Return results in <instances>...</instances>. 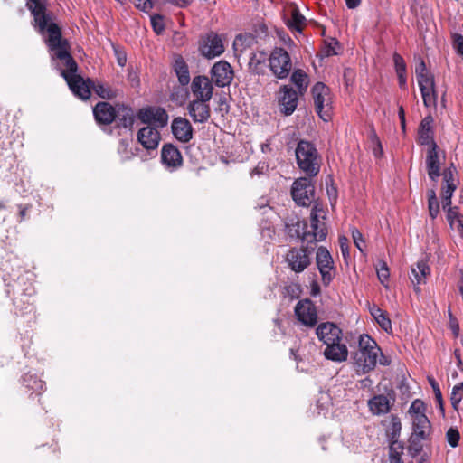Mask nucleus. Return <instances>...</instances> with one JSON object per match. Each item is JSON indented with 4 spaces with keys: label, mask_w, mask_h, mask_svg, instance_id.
<instances>
[{
    "label": "nucleus",
    "mask_w": 463,
    "mask_h": 463,
    "mask_svg": "<svg viewBox=\"0 0 463 463\" xmlns=\"http://www.w3.org/2000/svg\"><path fill=\"white\" fill-rule=\"evenodd\" d=\"M53 60L57 61L56 67L61 71L72 93L81 99H88L90 96V83L92 80H84L77 74L78 65L70 53V45L66 39H62L61 31L58 24H50L44 33H40Z\"/></svg>",
    "instance_id": "1"
},
{
    "label": "nucleus",
    "mask_w": 463,
    "mask_h": 463,
    "mask_svg": "<svg viewBox=\"0 0 463 463\" xmlns=\"http://www.w3.org/2000/svg\"><path fill=\"white\" fill-rule=\"evenodd\" d=\"M381 349L374 339L364 334L359 336L358 350L354 353V365L358 374L373 371L377 364Z\"/></svg>",
    "instance_id": "2"
},
{
    "label": "nucleus",
    "mask_w": 463,
    "mask_h": 463,
    "mask_svg": "<svg viewBox=\"0 0 463 463\" xmlns=\"http://www.w3.org/2000/svg\"><path fill=\"white\" fill-rule=\"evenodd\" d=\"M297 164L307 176L314 177L320 171V157L315 146L308 141L300 140L295 150Z\"/></svg>",
    "instance_id": "3"
},
{
    "label": "nucleus",
    "mask_w": 463,
    "mask_h": 463,
    "mask_svg": "<svg viewBox=\"0 0 463 463\" xmlns=\"http://www.w3.org/2000/svg\"><path fill=\"white\" fill-rule=\"evenodd\" d=\"M324 219V211L315 205L310 213V230L304 231L301 239L307 243L324 241L327 234Z\"/></svg>",
    "instance_id": "4"
},
{
    "label": "nucleus",
    "mask_w": 463,
    "mask_h": 463,
    "mask_svg": "<svg viewBox=\"0 0 463 463\" xmlns=\"http://www.w3.org/2000/svg\"><path fill=\"white\" fill-rule=\"evenodd\" d=\"M269 69L280 80L286 79L292 70V61L289 53L283 48L276 47L269 58Z\"/></svg>",
    "instance_id": "5"
},
{
    "label": "nucleus",
    "mask_w": 463,
    "mask_h": 463,
    "mask_svg": "<svg viewBox=\"0 0 463 463\" xmlns=\"http://www.w3.org/2000/svg\"><path fill=\"white\" fill-rule=\"evenodd\" d=\"M47 0H27L26 6L33 16V25L39 33H44L50 24H57L46 10Z\"/></svg>",
    "instance_id": "6"
},
{
    "label": "nucleus",
    "mask_w": 463,
    "mask_h": 463,
    "mask_svg": "<svg viewBox=\"0 0 463 463\" xmlns=\"http://www.w3.org/2000/svg\"><path fill=\"white\" fill-rule=\"evenodd\" d=\"M312 94L317 113L324 121H328L332 110L328 87L322 82H317L312 88Z\"/></svg>",
    "instance_id": "7"
},
{
    "label": "nucleus",
    "mask_w": 463,
    "mask_h": 463,
    "mask_svg": "<svg viewBox=\"0 0 463 463\" xmlns=\"http://www.w3.org/2000/svg\"><path fill=\"white\" fill-rule=\"evenodd\" d=\"M316 263L321 275L324 286L327 287L335 277V268L333 258L326 247L320 246L317 250Z\"/></svg>",
    "instance_id": "8"
},
{
    "label": "nucleus",
    "mask_w": 463,
    "mask_h": 463,
    "mask_svg": "<svg viewBox=\"0 0 463 463\" xmlns=\"http://www.w3.org/2000/svg\"><path fill=\"white\" fill-rule=\"evenodd\" d=\"M315 187L312 177H300L292 184L291 195L297 204L307 206L314 198Z\"/></svg>",
    "instance_id": "9"
},
{
    "label": "nucleus",
    "mask_w": 463,
    "mask_h": 463,
    "mask_svg": "<svg viewBox=\"0 0 463 463\" xmlns=\"http://www.w3.org/2000/svg\"><path fill=\"white\" fill-rule=\"evenodd\" d=\"M312 251L304 247L290 249L285 257V261L291 271L295 273L303 272L312 260Z\"/></svg>",
    "instance_id": "10"
},
{
    "label": "nucleus",
    "mask_w": 463,
    "mask_h": 463,
    "mask_svg": "<svg viewBox=\"0 0 463 463\" xmlns=\"http://www.w3.org/2000/svg\"><path fill=\"white\" fill-rule=\"evenodd\" d=\"M199 51L202 56L207 59H213L223 53V42L219 34L210 32L201 38Z\"/></svg>",
    "instance_id": "11"
},
{
    "label": "nucleus",
    "mask_w": 463,
    "mask_h": 463,
    "mask_svg": "<svg viewBox=\"0 0 463 463\" xmlns=\"http://www.w3.org/2000/svg\"><path fill=\"white\" fill-rule=\"evenodd\" d=\"M295 315L302 325L313 327L317 323L316 306L309 299L300 300L295 307Z\"/></svg>",
    "instance_id": "12"
},
{
    "label": "nucleus",
    "mask_w": 463,
    "mask_h": 463,
    "mask_svg": "<svg viewBox=\"0 0 463 463\" xmlns=\"http://www.w3.org/2000/svg\"><path fill=\"white\" fill-rule=\"evenodd\" d=\"M299 95L290 86L283 85L280 87L278 100L281 113L285 116L291 115L297 109Z\"/></svg>",
    "instance_id": "13"
},
{
    "label": "nucleus",
    "mask_w": 463,
    "mask_h": 463,
    "mask_svg": "<svg viewBox=\"0 0 463 463\" xmlns=\"http://www.w3.org/2000/svg\"><path fill=\"white\" fill-rule=\"evenodd\" d=\"M137 118L144 124H154L159 128L166 126L168 121L166 111L160 107L141 109L137 112Z\"/></svg>",
    "instance_id": "14"
},
{
    "label": "nucleus",
    "mask_w": 463,
    "mask_h": 463,
    "mask_svg": "<svg viewBox=\"0 0 463 463\" xmlns=\"http://www.w3.org/2000/svg\"><path fill=\"white\" fill-rule=\"evenodd\" d=\"M441 158H445V154L440 151L437 144H433V147H429L426 154V168L429 177L437 182L441 175L440 165Z\"/></svg>",
    "instance_id": "15"
},
{
    "label": "nucleus",
    "mask_w": 463,
    "mask_h": 463,
    "mask_svg": "<svg viewBox=\"0 0 463 463\" xmlns=\"http://www.w3.org/2000/svg\"><path fill=\"white\" fill-rule=\"evenodd\" d=\"M412 424V433L411 436V443L418 445V449H421V442L429 440L431 434V424L428 418L411 420Z\"/></svg>",
    "instance_id": "16"
},
{
    "label": "nucleus",
    "mask_w": 463,
    "mask_h": 463,
    "mask_svg": "<svg viewBox=\"0 0 463 463\" xmlns=\"http://www.w3.org/2000/svg\"><path fill=\"white\" fill-rule=\"evenodd\" d=\"M457 170L453 164L446 168L443 173V184L441 188L442 207L444 210L451 205V198L457 189V180L454 177Z\"/></svg>",
    "instance_id": "17"
},
{
    "label": "nucleus",
    "mask_w": 463,
    "mask_h": 463,
    "mask_svg": "<svg viewBox=\"0 0 463 463\" xmlns=\"http://www.w3.org/2000/svg\"><path fill=\"white\" fill-rule=\"evenodd\" d=\"M211 80L218 87H226L233 80V70L226 61H217L211 69Z\"/></svg>",
    "instance_id": "18"
},
{
    "label": "nucleus",
    "mask_w": 463,
    "mask_h": 463,
    "mask_svg": "<svg viewBox=\"0 0 463 463\" xmlns=\"http://www.w3.org/2000/svg\"><path fill=\"white\" fill-rule=\"evenodd\" d=\"M191 92L194 99L210 101L213 92L212 80L204 75L195 76L191 83Z\"/></svg>",
    "instance_id": "19"
},
{
    "label": "nucleus",
    "mask_w": 463,
    "mask_h": 463,
    "mask_svg": "<svg viewBox=\"0 0 463 463\" xmlns=\"http://www.w3.org/2000/svg\"><path fill=\"white\" fill-rule=\"evenodd\" d=\"M210 101L193 99L188 102L186 109L194 123H205L211 117Z\"/></svg>",
    "instance_id": "20"
},
{
    "label": "nucleus",
    "mask_w": 463,
    "mask_h": 463,
    "mask_svg": "<svg viewBox=\"0 0 463 463\" xmlns=\"http://www.w3.org/2000/svg\"><path fill=\"white\" fill-rule=\"evenodd\" d=\"M318 339L325 345L333 344L334 341L342 340V330L331 322H325L318 325L316 330Z\"/></svg>",
    "instance_id": "21"
},
{
    "label": "nucleus",
    "mask_w": 463,
    "mask_h": 463,
    "mask_svg": "<svg viewBox=\"0 0 463 463\" xmlns=\"http://www.w3.org/2000/svg\"><path fill=\"white\" fill-rule=\"evenodd\" d=\"M174 137L182 143H187L193 138V127L187 118L177 117L171 123Z\"/></svg>",
    "instance_id": "22"
},
{
    "label": "nucleus",
    "mask_w": 463,
    "mask_h": 463,
    "mask_svg": "<svg viewBox=\"0 0 463 463\" xmlns=\"http://www.w3.org/2000/svg\"><path fill=\"white\" fill-rule=\"evenodd\" d=\"M161 136L159 131L151 126H146L139 129L137 140L147 151H155L158 147Z\"/></svg>",
    "instance_id": "23"
},
{
    "label": "nucleus",
    "mask_w": 463,
    "mask_h": 463,
    "mask_svg": "<svg viewBox=\"0 0 463 463\" xmlns=\"http://www.w3.org/2000/svg\"><path fill=\"white\" fill-rule=\"evenodd\" d=\"M430 274V268L426 260H420L411 266L410 279L414 286L417 294L421 292L420 285L425 284L428 276Z\"/></svg>",
    "instance_id": "24"
},
{
    "label": "nucleus",
    "mask_w": 463,
    "mask_h": 463,
    "mask_svg": "<svg viewBox=\"0 0 463 463\" xmlns=\"http://www.w3.org/2000/svg\"><path fill=\"white\" fill-rule=\"evenodd\" d=\"M417 141L420 145L429 146V147H433V144H437L434 140L433 118L431 116H426L420 121Z\"/></svg>",
    "instance_id": "25"
},
{
    "label": "nucleus",
    "mask_w": 463,
    "mask_h": 463,
    "mask_svg": "<svg viewBox=\"0 0 463 463\" xmlns=\"http://www.w3.org/2000/svg\"><path fill=\"white\" fill-rule=\"evenodd\" d=\"M93 114L99 124L109 125L116 119V106L106 101L99 102L93 109Z\"/></svg>",
    "instance_id": "26"
},
{
    "label": "nucleus",
    "mask_w": 463,
    "mask_h": 463,
    "mask_svg": "<svg viewBox=\"0 0 463 463\" xmlns=\"http://www.w3.org/2000/svg\"><path fill=\"white\" fill-rule=\"evenodd\" d=\"M161 158L163 164L168 168H177L183 163L180 151L172 144H165L162 147Z\"/></svg>",
    "instance_id": "27"
},
{
    "label": "nucleus",
    "mask_w": 463,
    "mask_h": 463,
    "mask_svg": "<svg viewBox=\"0 0 463 463\" xmlns=\"http://www.w3.org/2000/svg\"><path fill=\"white\" fill-rule=\"evenodd\" d=\"M324 355L327 360L344 362L347 359L348 350L346 345L341 343V340L334 341L333 344L326 345Z\"/></svg>",
    "instance_id": "28"
},
{
    "label": "nucleus",
    "mask_w": 463,
    "mask_h": 463,
    "mask_svg": "<svg viewBox=\"0 0 463 463\" xmlns=\"http://www.w3.org/2000/svg\"><path fill=\"white\" fill-rule=\"evenodd\" d=\"M116 119L118 126L124 128H131L135 122V112L129 106L116 104Z\"/></svg>",
    "instance_id": "29"
},
{
    "label": "nucleus",
    "mask_w": 463,
    "mask_h": 463,
    "mask_svg": "<svg viewBox=\"0 0 463 463\" xmlns=\"http://www.w3.org/2000/svg\"><path fill=\"white\" fill-rule=\"evenodd\" d=\"M369 312L383 330L387 333L392 331V322L386 311L380 308L377 305L373 304L369 306Z\"/></svg>",
    "instance_id": "30"
},
{
    "label": "nucleus",
    "mask_w": 463,
    "mask_h": 463,
    "mask_svg": "<svg viewBox=\"0 0 463 463\" xmlns=\"http://www.w3.org/2000/svg\"><path fill=\"white\" fill-rule=\"evenodd\" d=\"M368 406L375 415L386 414L390 411V400L383 394L375 395L368 401Z\"/></svg>",
    "instance_id": "31"
},
{
    "label": "nucleus",
    "mask_w": 463,
    "mask_h": 463,
    "mask_svg": "<svg viewBox=\"0 0 463 463\" xmlns=\"http://www.w3.org/2000/svg\"><path fill=\"white\" fill-rule=\"evenodd\" d=\"M404 453V445L399 440H392L389 445L388 458L382 463H404L402 457Z\"/></svg>",
    "instance_id": "32"
},
{
    "label": "nucleus",
    "mask_w": 463,
    "mask_h": 463,
    "mask_svg": "<svg viewBox=\"0 0 463 463\" xmlns=\"http://www.w3.org/2000/svg\"><path fill=\"white\" fill-rule=\"evenodd\" d=\"M156 1L157 0H135V5L137 8H138L139 10H141L143 12H148L153 8L154 4ZM166 1L169 4H171L175 6L180 7V8L186 7L192 2V0H166Z\"/></svg>",
    "instance_id": "33"
},
{
    "label": "nucleus",
    "mask_w": 463,
    "mask_h": 463,
    "mask_svg": "<svg viewBox=\"0 0 463 463\" xmlns=\"http://www.w3.org/2000/svg\"><path fill=\"white\" fill-rule=\"evenodd\" d=\"M291 82L297 87L298 92L303 95L308 87V75L301 69L295 70L290 77Z\"/></svg>",
    "instance_id": "34"
},
{
    "label": "nucleus",
    "mask_w": 463,
    "mask_h": 463,
    "mask_svg": "<svg viewBox=\"0 0 463 463\" xmlns=\"http://www.w3.org/2000/svg\"><path fill=\"white\" fill-rule=\"evenodd\" d=\"M174 69L181 85L184 86L190 82L188 66L182 57L175 61Z\"/></svg>",
    "instance_id": "35"
},
{
    "label": "nucleus",
    "mask_w": 463,
    "mask_h": 463,
    "mask_svg": "<svg viewBox=\"0 0 463 463\" xmlns=\"http://www.w3.org/2000/svg\"><path fill=\"white\" fill-rule=\"evenodd\" d=\"M287 24L289 29L296 32H302L304 25L306 24V18L298 8L293 7L290 12V18L288 20Z\"/></svg>",
    "instance_id": "36"
},
{
    "label": "nucleus",
    "mask_w": 463,
    "mask_h": 463,
    "mask_svg": "<svg viewBox=\"0 0 463 463\" xmlns=\"http://www.w3.org/2000/svg\"><path fill=\"white\" fill-rule=\"evenodd\" d=\"M90 90L102 99H110L116 97L115 91L110 87L99 81L92 80V83H90Z\"/></svg>",
    "instance_id": "37"
},
{
    "label": "nucleus",
    "mask_w": 463,
    "mask_h": 463,
    "mask_svg": "<svg viewBox=\"0 0 463 463\" xmlns=\"http://www.w3.org/2000/svg\"><path fill=\"white\" fill-rule=\"evenodd\" d=\"M425 403L422 401L416 399L411 402L408 413L411 417V420L419 419L420 417L428 418L425 414Z\"/></svg>",
    "instance_id": "38"
},
{
    "label": "nucleus",
    "mask_w": 463,
    "mask_h": 463,
    "mask_svg": "<svg viewBox=\"0 0 463 463\" xmlns=\"http://www.w3.org/2000/svg\"><path fill=\"white\" fill-rule=\"evenodd\" d=\"M24 384L33 392L40 393L44 389V383L33 374H26L24 377Z\"/></svg>",
    "instance_id": "39"
},
{
    "label": "nucleus",
    "mask_w": 463,
    "mask_h": 463,
    "mask_svg": "<svg viewBox=\"0 0 463 463\" xmlns=\"http://www.w3.org/2000/svg\"><path fill=\"white\" fill-rule=\"evenodd\" d=\"M428 209L431 219H436L439 213V203L433 189L428 191Z\"/></svg>",
    "instance_id": "40"
},
{
    "label": "nucleus",
    "mask_w": 463,
    "mask_h": 463,
    "mask_svg": "<svg viewBox=\"0 0 463 463\" xmlns=\"http://www.w3.org/2000/svg\"><path fill=\"white\" fill-rule=\"evenodd\" d=\"M463 398V383L456 384L451 391L450 402L454 410H458Z\"/></svg>",
    "instance_id": "41"
},
{
    "label": "nucleus",
    "mask_w": 463,
    "mask_h": 463,
    "mask_svg": "<svg viewBox=\"0 0 463 463\" xmlns=\"http://www.w3.org/2000/svg\"><path fill=\"white\" fill-rule=\"evenodd\" d=\"M376 270H377V276H378L380 282L383 285H385V282L388 281L389 277H390V272H389V268L387 266V263L383 260H378L377 265H376Z\"/></svg>",
    "instance_id": "42"
},
{
    "label": "nucleus",
    "mask_w": 463,
    "mask_h": 463,
    "mask_svg": "<svg viewBox=\"0 0 463 463\" xmlns=\"http://www.w3.org/2000/svg\"><path fill=\"white\" fill-rule=\"evenodd\" d=\"M423 103L426 107H435L437 104V93L435 91V86L425 90L424 91H420Z\"/></svg>",
    "instance_id": "43"
},
{
    "label": "nucleus",
    "mask_w": 463,
    "mask_h": 463,
    "mask_svg": "<svg viewBox=\"0 0 463 463\" xmlns=\"http://www.w3.org/2000/svg\"><path fill=\"white\" fill-rule=\"evenodd\" d=\"M417 81L420 91H424L435 86L434 78L430 72L417 77Z\"/></svg>",
    "instance_id": "44"
},
{
    "label": "nucleus",
    "mask_w": 463,
    "mask_h": 463,
    "mask_svg": "<svg viewBox=\"0 0 463 463\" xmlns=\"http://www.w3.org/2000/svg\"><path fill=\"white\" fill-rule=\"evenodd\" d=\"M446 439L452 448L458 447L460 439V434L458 429L450 427L446 432Z\"/></svg>",
    "instance_id": "45"
},
{
    "label": "nucleus",
    "mask_w": 463,
    "mask_h": 463,
    "mask_svg": "<svg viewBox=\"0 0 463 463\" xmlns=\"http://www.w3.org/2000/svg\"><path fill=\"white\" fill-rule=\"evenodd\" d=\"M445 211H447V221L450 228L454 229L455 222L460 219L463 216V214L458 213L457 207H451V205L447 207Z\"/></svg>",
    "instance_id": "46"
},
{
    "label": "nucleus",
    "mask_w": 463,
    "mask_h": 463,
    "mask_svg": "<svg viewBox=\"0 0 463 463\" xmlns=\"http://www.w3.org/2000/svg\"><path fill=\"white\" fill-rule=\"evenodd\" d=\"M402 430V423L397 416L392 415L391 418V441L397 440L396 438L400 435Z\"/></svg>",
    "instance_id": "47"
},
{
    "label": "nucleus",
    "mask_w": 463,
    "mask_h": 463,
    "mask_svg": "<svg viewBox=\"0 0 463 463\" xmlns=\"http://www.w3.org/2000/svg\"><path fill=\"white\" fill-rule=\"evenodd\" d=\"M393 61L395 66V71L397 74H406V64L403 58L398 54L394 53Z\"/></svg>",
    "instance_id": "48"
},
{
    "label": "nucleus",
    "mask_w": 463,
    "mask_h": 463,
    "mask_svg": "<svg viewBox=\"0 0 463 463\" xmlns=\"http://www.w3.org/2000/svg\"><path fill=\"white\" fill-rule=\"evenodd\" d=\"M151 24L156 34H161L165 30L163 18L160 15H154L151 17Z\"/></svg>",
    "instance_id": "49"
},
{
    "label": "nucleus",
    "mask_w": 463,
    "mask_h": 463,
    "mask_svg": "<svg viewBox=\"0 0 463 463\" xmlns=\"http://www.w3.org/2000/svg\"><path fill=\"white\" fill-rule=\"evenodd\" d=\"M453 48L458 55L463 56V36L458 33L453 35Z\"/></svg>",
    "instance_id": "50"
},
{
    "label": "nucleus",
    "mask_w": 463,
    "mask_h": 463,
    "mask_svg": "<svg viewBox=\"0 0 463 463\" xmlns=\"http://www.w3.org/2000/svg\"><path fill=\"white\" fill-rule=\"evenodd\" d=\"M429 383L433 389L437 402L442 407V394L439 383L433 378H429Z\"/></svg>",
    "instance_id": "51"
},
{
    "label": "nucleus",
    "mask_w": 463,
    "mask_h": 463,
    "mask_svg": "<svg viewBox=\"0 0 463 463\" xmlns=\"http://www.w3.org/2000/svg\"><path fill=\"white\" fill-rule=\"evenodd\" d=\"M352 237H353L354 242L355 246L357 247V249L361 252H363L364 251L363 245L364 244V240L362 233L357 229H354L352 231Z\"/></svg>",
    "instance_id": "52"
},
{
    "label": "nucleus",
    "mask_w": 463,
    "mask_h": 463,
    "mask_svg": "<svg viewBox=\"0 0 463 463\" xmlns=\"http://www.w3.org/2000/svg\"><path fill=\"white\" fill-rule=\"evenodd\" d=\"M427 73H429V71L426 68V64L423 60H420L415 68L416 78L421 75H425Z\"/></svg>",
    "instance_id": "53"
},
{
    "label": "nucleus",
    "mask_w": 463,
    "mask_h": 463,
    "mask_svg": "<svg viewBox=\"0 0 463 463\" xmlns=\"http://www.w3.org/2000/svg\"><path fill=\"white\" fill-rule=\"evenodd\" d=\"M347 242H348V240L345 237L339 238L341 251H342V254L345 259H346L349 256Z\"/></svg>",
    "instance_id": "54"
},
{
    "label": "nucleus",
    "mask_w": 463,
    "mask_h": 463,
    "mask_svg": "<svg viewBox=\"0 0 463 463\" xmlns=\"http://www.w3.org/2000/svg\"><path fill=\"white\" fill-rule=\"evenodd\" d=\"M8 216L7 208L4 201H0V223L5 222Z\"/></svg>",
    "instance_id": "55"
},
{
    "label": "nucleus",
    "mask_w": 463,
    "mask_h": 463,
    "mask_svg": "<svg viewBox=\"0 0 463 463\" xmlns=\"http://www.w3.org/2000/svg\"><path fill=\"white\" fill-rule=\"evenodd\" d=\"M449 316L450 318V327L455 336L458 335L459 326L456 319L452 317V314L449 312Z\"/></svg>",
    "instance_id": "56"
},
{
    "label": "nucleus",
    "mask_w": 463,
    "mask_h": 463,
    "mask_svg": "<svg viewBox=\"0 0 463 463\" xmlns=\"http://www.w3.org/2000/svg\"><path fill=\"white\" fill-rule=\"evenodd\" d=\"M372 136L377 145V147L374 148L373 153H374L375 156H379L383 154V148H382L381 142H380L379 138L376 137V134L374 131L373 132Z\"/></svg>",
    "instance_id": "57"
},
{
    "label": "nucleus",
    "mask_w": 463,
    "mask_h": 463,
    "mask_svg": "<svg viewBox=\"0 0 463 463\" xmlns=\"http://www.w3.org/2000/svg\"><path fill=\"white\" fill-rule=\"evenodd\" d=\"M453 230H456L458 232L459 236L463 238V216L455 222V226Z\"/></svg>",
    "instance_id": "58"
},
{
    "label": "nucleus",
    "mask_w": 463,
    "mask_h": 463,
    "mask_svg": "<svg viewBox=\"0 0 463 463\" xmlns=\"http://www.w3.org/2000/svg\"><path fill=\"white\" fill-rule=\"evenodd\" d=\"M398 116H399V118L401 120L402 129L403 131H405V126H406V124H405V112H404V109H403V108L402 106L399 108Z\"/></svg>",
    "instance_id": "59"
},
{
    "label": "nucleus",
    "mask_w": 463,
    "mask_h": 463,
    "mask_svg": "<svg viewBox=\"0 0 463 463\" xmlns=\"http://www.w3.org/2000/svg\"><path fill=\"white\" fill-rule=\"evenodd\" d=\"M18 207H19V217H20L19 222H22L23 220L25 219L27 212L30 209V207L28 205H25V206L19 205Z\"/></svg>",
    "instance_id": "60"
},
{
    "label": "nucleus",
    "mask_w": 463,
    "mask_h": 463,
    "mask_svg": "<svg viewBox=\"0 0 463 463\" xmlns=\"http://www.w3.org/2000/svg\"><path fill=\"white\" fill-rule=\"evenodd\" d=\"M455 358L457 360V366L463 371V363L460 357V353L458 350H455L454 352Z\"/></svg>",
    "instance_id": "61"
},
{
    "label": "nucleus",
    "mask_w": 463,
    "mask_h": 463,
    "mask_svg": "<svg viewBox=\"0 0 463 463\" xmlns=\"http://www.w3.org/2000/svg\"><path fill=\"white\" fill-rule=\"evenodd\" d=\"M361 0H345L346 6L350 9H354L360 5Z\"/></svg>",
    "instance_id": "62"
},
{
    "label": "nucleus",
    "mask_w": 463,
    "mask_h": 463,
    "mask_svg": "<svg viewBox=\"0 0 463 463\" xmlns=\"http://www.w3.org/2000/svg\"><path fill=\"white\" fill-rule=\"evenodd\" d=\"M406 74H397L399 79V85L401 88L406 87Z\"/></svg>",
    "instance_id": "63"
},
{
    "label": "nucleus",
    "mask_w": 463,
    "mask_h": 463,
    "mask_svg": "<svg viewBox=\"0 0 463 463\" xmlns=\"http://www.w3.org/2000/svg\"><path fill=\"white\" fill-rule=\"evenodd\" d=\"M381 357L379 358V363L382 365H388L390 364V360L388 357L384 356L382 352L379 354Z\"/></svg>",
    "instance_id": "64"
}]
</instances>
